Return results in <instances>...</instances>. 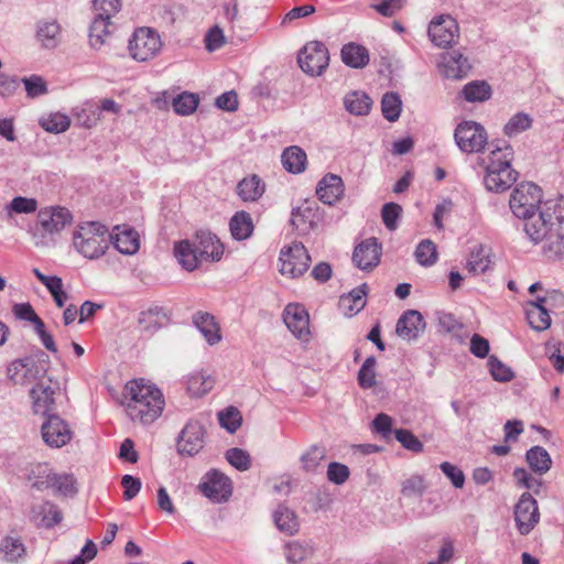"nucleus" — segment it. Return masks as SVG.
Returning a JSON list of instances; mask_svg holds the SVG:
<instances>
[{
  "label": "nucleus",
  "mask_w": 564,
  "mask_h": 564,
  "mask_svg": "<svg viewBox=\"0 0 564 564\" xmlns=\"http://www.w3.org/2000/svg\"><path fill=\"white\" fill-rule=\"evenodd\" d=\"M59 33V25L55 21H46L39 25L37 29V37L45 42L44 45L46 47L54 45V40L56 35Z\"/></svg>",
  "instance_id": "obj_60"
},
{
  "label": "nucleus",
  "mask_w": 564,
  "mask_h": 564,
  "mask_svg": "<svg viewBox=\"0 0 564 564\" xmlns=\"http://www.w3.org/2000/svg\"><path fill=\"white\" fill-rule=\"evenodd\" d=\"M283 321L297 339L308 340L311 335L310 316L304 306L294 303L288 304L284 308Z\"/></svg>",
  "instance_id": "obj_14"
},
{
  "label": "nucleus",
  "mask_w": 564,
  "mask_h": 564,
  "mask_svg": "<svg viewBox=\"0 0 564 564\" xmlns=\"http://www.w3.org/2000/svg\"><path fill=\"white\" fill-rule=\"evenodd\" d=\"M525 459L530 468L539 475H544L551 469L552 466L551 456L542 446L531 447L527 452Z\"/></svg>",
  "instance_id": "obj_35"
},
{
  "label": "nucleus",
  "mask_w": 564,
  "mask_h": 564,
  "mask_svg": "<svg viewBox=\"0 0 564 564\" xmlns=\"http://www.w3.org/2000/svg\"><path fill=\"white\" fill-rule=\"evenodd\" d=\"M454 139L462 152L480 153L488 144V133L484 126L474 120H464L457 124Z\"/></svg>",
  "instance_id": "obj_6"
},
{
  "label": "nucleus",
  "mask_w": 564,
  "mask_h": 564,
  "mask_svg": "<svg viewBox=\"0 0 564 564\" xmlns=\"http://www.w3.org/2000/svg\"><path fill=\"white\" fill-rule=\"evenodd\" d=\"M376 365L373 356L368 357L358 371L357 380L361 388L370 389L376 386Z\"/></svg>",
  "instance_id": "obj_46"
},
{
  "label": "nucleus",
  "mask_w": 564,
  "mask_h": 564,
  "mask_svg": "<svg viewBox=\"0 0 564 564\" xmlns=\"http://www.w3.org/2000/svg\"><path fill=\"white\" fill-rule=\"evenodd\" d=\"M297 62L304 73L321 75L328 66L329 53L323 42L312 41L300 51Z\"/></svg>",
  "instance_id": "obj_9"
},
{
  "label": "nucleus",
  "mask_w": 564,
  "mask_h": 564,
  "mask_svg": "<svg viewBox=\"0 0 564 564\" xmlns=\"http://www.w3.org/2000/svg\"><path fill=\"white\" fill-rule=\"evenodd\" d=\"M199 98L196 94L184 91L173 99V109L181 116L193 113L198 107Z\"/></svg>",
  "instance_id": "obj_44"
},
{
  "label": "nucleus",
  "mask_w": 564,
  "mask_h": 564,
  "mask_svg": "<svg viewBox=\"0 0 564 564\" xmlns=\"http://www.w3.org/2000/svg\"><path fill=\"white\" fill-rule=\"evenodd\" d=\"M40 124L47 132L62 133L69 128L70 120L66 115L56 112L50 115L47 118L41 119Z\"/></svg>",
  "instance_id": "obj_49"
},
{
  "label": "nucleus",
  "mask_w": 564,
  "mask_h": 564,
  "mask_svg": "<svg viewBox=\"0 0 564 564\" xmlns=\"http://www.w3.org/2000/svg\"><path fill=\"white\" fill-rule=\"evenodd\" d=\"M441 470L444 475L452 481L455 488H463L465 484V475L460 468L457 466L444 462L440 465Z\"/></svg>",
  "instance_id": "obj_61"
},
{
  "label": "nucleus",
  "mask_w": 564,
  "mask_h": 564,
  "mask_svg": "<svg viewBox=\"0 0 564 564\" xmlns=\"http://www.w3.org/2000/svg\"><path fill=\"white\" fill-rule=\"evenodd\" d=\"M427 34L436 46L448 47L457 42L459 37V25L453 17L442 14L430 22Z\"/></svg>",
  "instance_id": "obj_12"
},
{
  "label": "nucleus",
  "mask_w": 564,
  "mask_h": 564,
  "mask_svg": "<svg viewBox=\"0 0 564 564\" xmlns=\"http://www.w3.org/2000/svg\"><path fill=\"white\" fill-rule=\"evenodd\" d=\"M33 399V410L36 414H42L46 417L55 415V401L54 389L50 386L36 384L30 391Z\"/></svg>",
  "instance_id": "obj_26"
},
{
  "label": "nucleus",
  "mask_w": 564,
  "mask_h": 564,
  "mask_svg": "<svg viewBox=\"0 0 564 564\" xmlns=\"http://www.w3.org/2000/svg\"><path fill=\"white\" fill-rule=\"evenodd\" d=\"M313 547L307 543L292 541L285 546V557L289 564H299L311 557Z\"/></svg>",
  "instance_id": "obj_41"
},
{
  "label": "nucleus",
  "mask_w": 564,
  "mask_h": 564,
  "mask_svg": "<svg viewBox=\"0 0 564 564\" xmlns=\"http://www.w3.org/2000/svg\"><path fill=\"white\" fill-rule=\"evenodd\" d=\"M514 522L521 535L532 532L540 521V512L536 500L529 492H523L513 509Z\"/></svg>",
  "instance_id": "obj_11"
},
{
  "label": "nucleus",
  "mask_w": 564,
  "mask_h": 564,
  "mask_svg": "<svg viewBox=\"0 0 564 564\" xmlns=\"http://www.w3.org/2000/svg\"><path fill=\"white\" fill-rule=\"evenodd\" d=\"M416 261L424 267L433 265L437 260L436 245L430 240H422L414 252Z\"/></svg>",
  "instance_id": "obj_45"
},
{
  "label": "nucleus",
  "mask_w": 564,
  "mask_h": 564,
  "mask_svg": "<svg viewBox=\"0 0 564 564\" xmlns=\"http://www.w3.org/2000/svg\"><path fill=\"white\" fill-rule=\"evenodd\" d=\"M527 318L530 326L542 332L551 326V317L547 310H528Z\"/></svg>",
  "instance_id": "obj_55"
},
{
  "label": "nucleus",
  "mask_w": 564,
  "mask_h": 564,
  "mask_svg": "<svg viewBox=\"0 0 564 564\" xmlns=\"http://www.w3.org/2000/svg\"><path fill=\"white\" fill-rule=\"evenodd\" d=\"M224 246L210 231H197L193 240H182L174 246V256L187 271L196 270L205 261H219Z\"/></svg>",
  "instance_id": "obj_2"
},
{
  "label": "nucleus",
  "mask_w": 564,
  "mask_h": 564,
  "mask_svg": "<svg viewBox=\"0 0 564 564\" xmlns=\"http://www.w3.org/2000/svg\"><path fill=\"white\" fill-rule=\"evenodd\" d=\"M231 236L236 240H245L249 238L253 231V223L249 213L237 212L229 221Z\"/></svg>",
  "instance_id": "obj_34"
},
{
  "label": "nucleus",
  "mask_w": 564,
  "mask_h": 564,
  "mask_svg": "<svg viewBox=\"0 0 564 564\" xmlns=\"http://www.w3.org/2000/svg\"><path fill=\"white\" fill-rule=\"evenodd\" d=\"M41 431L44 442L51 447H62L72 438V431L68 424L57 414L46 417Z\"/></svg>",
  "instance_id": "obj_15"
},
{
  "label": "nucleus",
  "mask_w": 564,
  "mask_h": 564,
  "mask_svg": "<svg viewBox=\"0 0 564 564\" xmlns=\"http://www.w3.org/2000/svg\"><path fill=\"white\" fill-rule=\"evenodd\" d=\"M45 372L46 369H39L32 357L15 359L7 368V376L14 384H26Z\"/></svg>",
  "instance_id": "obj_18"
},
{
  "label": "nucleus",
  "mask_w": 564,
  "mask_h": 564,
  "mask_svg": "<svg viewBox=\"0 0 564 564\" xmlns=\"http://www.w3.org/2000/svg\"><path fill=\"white\" fill-rule=\"evenodd\" d=\"M30 520L36 525L51 529L61 523L63 516L58 507L50 501L34 505L30 510Z\"/></svg>",
  "instance_id": "obj_24"
},
{
  "label": "nucleus",
  "mask_w": 564,
  "mask_h": 564,
  "mask_svg": "<svg viewBox=\"0 0 564 564\" xmlns=\"http://www.w3.org/2000/svg\"><path fill=\"white\" fill-rule=\"evenodd\" d=\"M425 329L422 314L415 310L404 312L398 319L395 333L399 337L412 340L416 339Z\"/></svg>",
  "instance_id": "obj_22"
},
{
  "label": "nucleus",
  "mask_w": 564,
  "mask_h": 564,
  "mask_svg": "<svg viewBox=\"0 0 564 564\" xmlns=\"http://www.w3.org/2000/svg\"><path fill=\"white\" fill-rule=\"evenodd\" d=\"M405 4V0H379L371 8L386 18L395 15Z\"/></svg>",
  "instance_id": "obj_59"
},
{
  "label": "nucleus",
  "mask_w": 564,
  "mask_h": 564,
  "mask_svg": "<svg viewBox=\"0 0 564 564\" xmlns=\"http://www.w3.org/2000/svg\"><path fill=\"white\" fill-rule=\"evenodd\" d=\"M532 126V119L524 112H518L512 116L503 127V133L508 137L517 135Z\"/></svg>",
  "instance_id": "obj_47"
},
{
  "label": "nucleus",
  "mask_w": 564,
  "mask_h": 564,
  "mask_svg": "<svg viewBox=\"0 0 564 564\" xmlns=\"http://www.w3.org/2000/svg\"><path fill=\"white\" fill-rule=\"evenodd\" d=\"M204 446V427L197 421H189L182 430L177 440L181 455L194 456Z\"/></svg>",
  "instance_id": "obj_16"
},
{
  "label": "nucleus",
  "mask_w": 564,
  "mask_h": 564,
  "mask_svg": "<svg viewBox=\"0 0 564 564\" xmlns=\"http://www.w3.org/2000/svg\"><path fill=\"white\" fill-rule=\"evenodd\" d=\"M193 322L209 345H215L221 339L219 327L209 313L197 312Z\"/></svg>",
  "instance_id": "obj_30"
},
{
  "label": "nucleus",
  "mask_w": 564,
  "mask_h": 564,
  "mask_svg": "<svg viewBox=\"0 0 564 564\" xmlns=\"http://www.w3.org/2000/svg\"><path fill=\"white\" fill-rule=\"evenodd\" d=\"M489 253L485 246L477 245L475 246L469 254V258L466 263V269L468 273L473 275H478L485 273L490 267Z\"/></svg>",
  "instance_id": "obj_36"
},
{
  "label": "nucleus",
  "mask_w": 564,
  "mask_h": 564,
  "mask_svg": "<svg viewBox=\"0 0 564 564\" xmlns=\"http://www.w3.org/2000/svg\"><path fill=\"white\" fill-rule=\"evenodd\" d=\"M12 313L17 319L28 321L33 324V326H37L41 322H43L39 315L33 310L30 303H17L12 307Z\"/></svg>",
  "instance_id": "obj_57"
},
{
  "label": "nucleus",
  "mask_w": 564,
  "mask_h": 564,
  "mask_svg": "<svg viewBox=\"0 0 564 564\" xmlns=\"http://www.w3.org/2000/svg\"><path fill=\"white\" fill-rule=\"evenodd\" d=\"M128 399L126 411L134 422L153 423L163 412L164 398L159 388L144 379H134L126 386Z\"/></svg>",
  "instance_id": "obj_1"
},
{
  "label": "nucleus",
  "mask_w": 564,
  "mask_h": 564,
  "mask_svg": "<svg viewBox=\"0 0 564 564\" xmlns=\"http://www.w3.org/2000/svg\"><path fill=\"white\" fill-rule=\"evenodd\" d=\"M373 431L382 438L389 440L392 434V419L386 413L378 414L372 421Z\"/></svg>",
  "instance_id": "obj_64"
},
{
  "label": "nucleus",
  "mask_w": 564,
  "mask_h": 564,
  "mask_svg": "<svg viewBox=\"0 0 564 564\" xmlns=\"http://www.w3.org/2000/svg\"><path fill=\"white\" fill-rule=\"evenodd\" d=\"M37 218L42 229L51 235L59 232L73 220L70 212L59 206L41 209Z\"/></svg>",
  "instance_id": "obj_19"
},
{
  "label": "nucleus",
  "mask_w": 564,
  "mask_h": 564,
  "mask_svg": "<svg viewBox=\"0 0 564 564\" xmlns=\"http://www.w3.org/2000/svg\"><path fill=\"white\" fill-rule=\"evenodd\" d=\"M264 191L265 184L257 174L242 178L237 185V194L243 202L258 200Z\"/></svg>",
  "instance_id": "obj_29"
},
{
  "label": "nucleus",
  "mask_w": 564,
  "mask_h": 564,
  "mask_svg": "<svg viewBox=\"0 0 564 564\" xmlns=\"http://www.w3.org/2000/svg\"><path fill=\"white\" fill-rule=\"evenodd\" d=\"M9 207L17 214H30L36 210L37 202L34 198L17 196L11 200Z\"/></svg>",
  "instance_id": "obj_62"
},
{
  "label": "nucleus",
  "mask_w": 564,
  "mask_h": 564,
  "mask_svg": "<svg viewBox=\"0 0 564 564\" xmlns=\"http://www.w3.org/2000/svg\"><path fill=\"white\" fill-rule=\"evenodd\" d=\"M382 254V246L376 237L368 238L355 246V264L364 271L376 268Z\"/></svg>",
  "instance_id": "obj_17"
},
{
  "label": "nucleus",
  "mask_w": 564,
  "mask_h": 564,
  "mask_svg": "<svg viewBox=\"0 0 564 564\" xmlns=\"http://www.w3.org/2000/svg\"><path fill=\"white\" fill-rule=\"evenodd\" d=\"M171 321V312L160 307H150L139 314L138 323L142 333L153 335L159 329L169 325Z\"/></svg>",
  "instance_id": "obj_23"
},
{
  "label": "nucleus",
  "mask_w": 564,
  "mask_h": 564,
  "mask_svg": "<svg viewBox=\"0 0 564 564\" xmlns=\"http://www.w3.org/2000/svg\"><path fill=\"white\" fill-rule=\"evenodd\" d=\"M326 458V449L323 446L312 445L301 456L302 468L306 473H314Z\"/></svg>",
  "instance_id": "obj_40"
},
{
  "label": "nucleus",
  "mask_w": 564,
  "mask_h": 564,
  "mask_svg": "<svg viewBox=\"0 0 564 564\" xmlns=\"http://www.w3.org/2000/svg\"><path fill=\"white\" fill-rule=\"evenodd\" d=\"M112 17L97 14L89 28V43L95 50H99L106 42V36L110 34L109 26Z\"/></svg>",
  "instance_id": "obj_32"
},
{
  "label": "nucleus",
  "mask_w": 564,
  "mask_h": 564,
  "mask_svg": "<svg viewBox=\"0 0 564 564\" xmlns=\"http://www.w3.org/2000/svg\"><path fill=\"white\" fill-rule=\"evenodd\" d=\"M462 96L468 102H484L490 99L492 90L485 80H473L462 89Z\"/></svg>",
  "instance_id": "obj_37"
},
{
  "label": "nucleus",
  "mask_w": 564,
  "mask_h": 564,
  "mask_svg": "<svg viewBox=\"0 0 564 564\" xmlns=\"http://www.w3.org/2000/svg\"><path fill=\"white\" fill-rule=\"evenodd\" d=\"M225 457L231 466L240 471H246L251 466L250 455L245 449L238 447L229 448L226 452Z\"/></svg>",
  "instance_id": "obj_51"
},
{
  "label": "nucleus",
  "mask_w": 564,
  "mask_h": 564,
  "mask_svg": "<svg viewBox=\"0 0 564 564\" xmlns=\"http://www.w3.org/2000/svg\"><path fill=\"white\" fill-rule=\"evenodd\" d=\"M121 486L123 487V499L130 501L139 494L142 484L138 477L124 475L121 478Z\"/></svg>",
  "instance_id": "obj_63"
},
{
  "label": "nucleus",
  "mask_w": 564,
  "mask_h": 564,
  "mask_svg": "<svg viewBox=\"0 0 564 564\" xmlns=\"http://www.w3.org/2000/svg\"><path fill=\"white\" fill-rule=\"evenodd\" d=\"M321 220L318 205L315 200H304L300 206L293 208L291 213V225L301 235L308 234Z\"/></svg>",
  "instance_id": "obj_13"
},
{
  "label": "nucleus",
  "mask_w": 564,
  "mask_h": 564,
  "mask_svg": "<svg viewBox=\"0 0 564 564\" xmlns=\"http://www.w3.org/2000/svg\"><path fill=\"white\" fill-rule=\"evenodd\" d=\"M402 110V101L398 93L389 91L382 96L381 111L384 119L394 122L399 119Z\"/></svg>",
  "instance_id": "obj_38"
},
{
  "label": "nucleus",
  "mask_w": 564,
  "mask_h": 564,
  "mask_svg": "<svg viewBox=\"0 0 564 564\" xmlns=\"http://www.w3.org/2000/svg\"><path fill=\"white\" fill-rule=\"evenodd\" d=\"M490 375L494 380L499 382H509L514 378V372L510 367L501 362L496 356H490L488 359Z\"/></svg>",
  "instance_id": "obj_53"
},
{
  "label": "nucleus",
  "mask_w": 564,
  "mask_h": 564,
  "mask_svg": "<svg viewBox=\"0 0 564 564\" xmlns=\"http://www.w3.org/2000/svg\"><path fill=\"white\" fill-rule=\"evenodd\" d=\"M73 246L87 259H98L109 248L108 228L98 221L79 224L73 234Z\"/></svg>",
  "instance_id": "obj_4"
},
{
  "label": "nucleus",
  "mask_w": 564,
  "mask_h": 564,
  "mask_svg": "<svg viewBox=\"0 0 564 564\" xmlns=\"http://www.w3.org/2000/svg\"><path fill=\"white\" fill-rule=\"evenodd\" d=\"M283 167L292 174H300L306 167V153L297 145L286 148L281 155Z\"/></svg>",
  "instance_id": "obj_31"
},
{
  "label": "nucleus",
  "mask_w": 564,
  "mask_h": 564,
  "mask_svg": "<svg viewBox=\"0 0 564 564\" xmlns=\"http://www.w3.org/2000/svg\"><path fill=\"white\" fill-rule=\"evenodd\" d=\"M281 269L283 275L292 278L304 274L311 262V257L302 242H293L280 252Z\"/></svg>",
  "instance_id": "obj_10"
},
{
  "label": "nucleus",
  "mask_w": 564,
  "mask_h": 564,
  "mask_svg": "<svg viewBox=\"0 0 564 564\" xmlns=\"http://www.w3.org/2000/svg\"><path fill=\"white\" fill-rule=\"evenodd\" d=\"M394 437L401 445L413 453H422L423 443L410 431L405 429H397L393 431Z\"/></svg>",
  "instance_id": "obj_52"
},
{
  "label": "nucleus",
  "mask_w": 564,
  "mask_h": 564,
  "mask_svg": "<svg viewBox=\"0 0 564 564\" xmlns=\"http://www.w3.org/2000/svg\"><path fill=\"white\" fill-rule=\"evenodd\" d=\"M198 489L212 502L223 503L232 495V481L218 469H212L204 475Z\"/></svg>",
  "instance_id": "obj_8"
},
{
  "label": "nucleus",
  "mask_w": 564,
  "mask_h": 564,
  "mask_svg": "<svg viewBox=\"0 0 564 564\" xmlns=\"http://www.w3.org/2000/svg\"><path fill=\"white\" fill-rule=\"evenodd\" d=\"M273 520L276 528L289 535L299 531L297 516L293 510L284 505H280L273 513Z\"/></svg>",
  "instance_id": "obj_33"
},
{
  "label": "nucleus",
  "mask_w": 564,
  "mask_h": 564,
  "mask_svg": "<svg viewBox=\"0 0 564 564\" xmlns=\"http://www.w3.org/2000/svg\"><path fill=\"white\" fill-rule=\"evenodd\" d=\"M26 556V547L18 535H6L0 540V558L8 563H19Z\"/></svg>",
  "instance_id": "obj_27"
},
{
  "label": "nucleus",
  "mask_w": 564,
  "mask_h": 564,
  "mask_svg": "<svg viewBox=\"0 0 564 564\" xmlns=\"http://www.w3.org/2000/svg\"><path fill=\"white\" fill-rule=\"evenodd\" d=\"M543 240V252L547 258L558 259L564 254V234L551 229Z\"/></svg>",
  "instance_id": "obj_42"
},
{
  "label": "nucleus",
  "mask_w": 564,
  "mask_h": 564,
  "mask_svg": "<svg viewBox=\"0 0 564 564\" xmlns=\"http://www.w3.org/2000/svg\"><path fill=\"white\" fill-rule=\"evenodd\" d=\"M22 83L24 84L26 95L30 98H36L47 93L46 83L41 76L32 75L30 77H24Z\"/></svg>",
  "instance_id": "obj_56"
},
{
  "label": "nucleus",
  "mask_w": 564,
  "mask_h": 564,
  "mask_svg": "<svg viewBox=\"0 0 564 564\" xmlns=\"http://www.w3.org/2000/svg\"><path fill=\"white\" fill-rule=\"evenodd\" d=\"M350 476V469L347 465L332 462L327 467V479L335 484L341 485L348 480Z\"/></svg>",
  "instance_id": "obj_58"
},
{
  "label": "nucleus",
  "mask_w": 564,
  "mask_h": 564,
  "mask_svg": "<svg viewBox=\"0 0 564 564\" xmlns=\"http://www.w3.org/2000/svg\"><path fill=\"white\" fill-rule=\"evenodd\" d=\"M214 387V380L204 372L192 373L187 379V390L194 397H202Z\"/></svg>",
  "instance_id": "obj_39"
},
{
  "label": "nucleus",
  "mask_w": 564,
  "mask_h": 564,
  "mask_svg": "<svg viewBox=\"0 0 564 564\" xmlns=\"http://www.w3.org/2000/svg\"><path fill=\"white\" fill-rule=\"evenodd\" d=\"M162 42L159 33L151 28L137 29L129 40L130 56L138 62L153 59L161 51Z\"/></svg>",
  "instance_id": "obj_5"
},
{
  "label": "nucleus",
  "mask_w": 564,
  "mask_h": 564,
  "mask_svg": "<svg viewBox=\"0 0 564 564\" xmlns=\"http://www.w3.org/2000/svg\"><path fill=\"white\" fill-rule=\"evenodd\" d=\"M522 218L524 219V231L534 243L543 241L554 226L552 215L544 210L539 214L533 212L530 216Z\"/></svg>",
  "instance_id": "obj_21"
},
{
  "label": "nucleus",
  "mask_w": 564,
  "mask_h": 564,
  "mask_svg": "<svg viewBox=\"0 0 564 564\" xmlns=\"http://www.w3.org/2000/svg\"><path fill=\"white\" fill-rule=\"evenodd\" d=\"M29 480L32 481V488L43 491L52 488L53 473L46 464L37 465L35 469H32L29 474Z\"/></svg>",
  "instance_id": "obj_43"
},
{
  "label": "nucleus",
  "mask_w": 564,
  "mask_h": 564,
  "mask_svg": "<svg viewBox=\"0 0 564 564\" xmlns=\"http://www.w3.org/2000/svg\"><path fill=\"white\" fill-rule=\"evenodd\" d=\"M491 145L494 149L490 152V162L486 167L484 184L489 192H505L518 178V172L511 166L514 152L505 140H494Z\"/></svg>",
  "instance_id": "obj_3"
},
{
  "label": "nucleus",
  "mask_w": 564,
  "mask_h": 564,
  "mask_svg": "<svg viewBox=\"0 0 564 564\" xmlns=\"http://www.w3.org/2000/svg\"><path fill=\"white\" fill-rule=\"evenodd\" d=\"M343 194V180L336 174L328 173L317 183L316 195L318 199L326 205H333Z\"/></svg>",
  "instance_id": "obj_25"
},
{
  "label": "nucleus",
  "mask_w": 564,
  "mask_h": 564,
  "mask_svg": "<svg viewBox=\"0 0 564 564\" xmlns=\"http://www.w3.org/2000/svg\"><path fill=\"white\" fill-rule=\"evenodd\" d=\"M440 68L446 78L462 79L470 72L471 64L459 51H451L442 54Z\"/></svg>",
  "instance_id": "obj_20"
},
{
  "label": "nucleus",
  "mask_w": 564,
  "mask_h": 564,
  "mask_svg": "<svg viewBox=\"0 0 564 564\" xmlns=\"http://www.w3.org/2000/svg\"><path fill=\"white\" fill-rule=\"evenodd\" d=\"M402 212L403 209L401 205L393 202L387 203L382 206L381 218L387 229L393 231L398 228V221L401 218Z\"/></svg>",
  "instance_id": "obj_50"
},
{
  "label": "nucleus",
  "mask_w": 564,
  "mask_h": 564,
  "mask_svg": "<svg viewBox=\"0 0 564 564\" xmlns=\"http://www.w3.org/2000/svg\"><path fill=\"white\" fill-rule=\"evenodd\" d=\"M542 189L534 183H521L512 192L509 206L517 217H528L540 206Z\"/></svg>",
  "instance_id": "obj_7"
},
{
  "label": "nucleus",
  "mask_w": 564,
  "mask_h": 564,
  "mask_svg": "<svg viewBox=\"0 0 564 564\" xmlns=\"http://www.w3.org/2000/svg\"><path fill=\"white\" fill-rule=\"evenodd\" d=\"M219 424L229 433H235L241 426L242 416L238 409L229 406L218 413Z\"/></svg>",
  "instance_id": "obj_48"
},
{
  "label": "nucleus",
  "mask_w": 564,
  "mask_h": 564,
  "mask_svg": "<svg viewBox=\"0 0 564 564\" xmlns=\"http://www.w3.org/2000/svg\"><path fill=\"white\" fill-rule=\"evenodd\" d=\"M111 235L109 234V242L111 241L113 247L122 254H133L140 248L139 235L134 229L126 228Z\"/></svg>",
  "instance_id": "obj_28"
},
{
  "label": "nucleus",
  "mask_w": 564,
  "mask_h": 564,
  "mask_svg": "<svg viewBox=\"0 0 564 564\" xmlns=\"http://www.w3.org/2000/svg\"><path fill=\"white\" fill-rule=\"evenodd\" d=\"M76 481L73 475L69 474H55L53 473L52 488L56 489L57 492L68 496L77 492Z\"/></svg>",
  "instance_id": "obj_54"
}]
</instances>
